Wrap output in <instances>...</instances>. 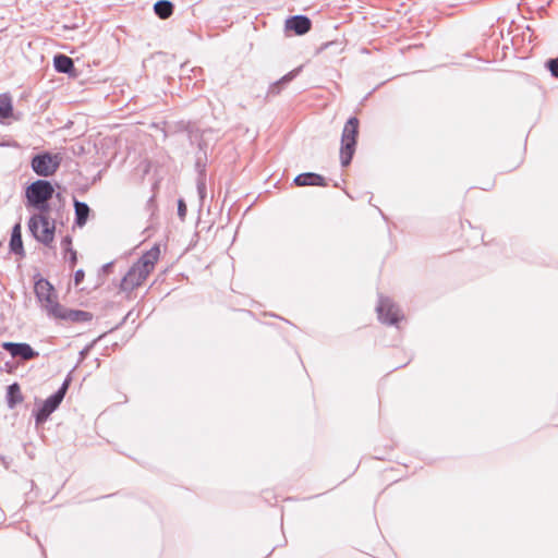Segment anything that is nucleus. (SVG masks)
<instances>
[{"label":"nucleus","mask_w":558,"mask_h":558,"mask_svg":"<svg viewBox=\"0 0 558 558\" xmlns=\"http://www.w3.org/2000/svg\"><path fill=\"white\" fill-rule=\"evenodd\" d=\"M159 257L160 248L158 245H154L129 269L122 279L121 289L124 291H132L140 287L155 269V265Z\"/></svg>","instance_id":"nucleus-1"},{"label":"nucleus","mask_w":558,"mask_h":558,"mask_svg":"<svg viewBox=\"0 0 558 558\" xmlns=\"http://www.w3.org/2000/svg\"><path fill=\"white\" fill-rule=\"evenodd\" d=\"M53 192V186L48 181L37 180L33 182L25 191L26 206L34 207L39 211H47V202L52 197Z\"/></svg>","instance_id":"nucleus-2"},{"label":"nucleus","mask_w":558,"mask_h":558,"mask_svg":"<svg viewBox=\"0 0 558 558\" xmlns=\"http://www.w3.org/2000/svg\"><path fill=\"white\" fill-rule=\"evenodd\" d=\"M357 133L359 120L352 117L344 124L341 136L340 161L343 167L350 163L354 155Z\"/></svg>","instance_id":"nucleus-3"},{"label":"nucleus","mask_w":558,"mask_h":558,"mask_svg":"<svg viewBox=\"0 0 558 558\" xmlns=\"http://www.w3.org/2000/svg\"><path fill=\"white\" fill-rule=\"evenodd\" d=\"M28 227L37 241L44 244H49L53 241L54 223L49 220L45 211L33 215Z\"/></svg>","instance_id":"nucleus-4"},{"label":"nucleus","mask_w":558,"mask_h":558,"mask_svg":"<svg viewBox=\"0 0 558 558\" xmlns=\"http://www.w3.org/2000/svg\"><path fill=\"white\" fill-rule=\"evenodd\" d=\"M378 318L381 323L399 326V323L404 319V315L389 298L379 296L378 304L376 306Z\"/></svg>","instance_id":"nucleus-5"},{"label":"nucleus","mask_w":558,"mask_h":558,"mask_svg":"<svg viewBox=\"0 0 558 558\" xmlns=\"http://www.w3.org/2000/svg\"><path fill=\"white\" fill-rule=\"evenodd\" d=\"M70 380H71L70 377H68L64 380V383L62 384V386L60 387V389L56 393L50 396L44 402V404L41 405V408L38 410V412L36 414L37 424H41V423L46 422L47 418L49 417V415L54 410H57V408L59 407V404L61 403V401L63 400V398L65 396V392L69 388Z\"/></svg>","instance_id":"nucleus-6"},{"label":"nucleus","mask_w":558,"mask_h":558,"mask_svg":"<svg viewBox=\"0 0 558 558\" xmlns=\"http://www.w3.org/2000/svg\"><path fill=\"white\" fill-rule=\"evenodd\" d=\"M59 156L48 153L37 155L32 159V168L40 177L52 175L59 168Z\"/></svg>","instance_id":"nucleus-7"},{"label":"nucleus","mask_w":558,"mask_h":558,"mask_svg":"<svg viewBox=\"0 0 558 558\" xmlns=\"http://www.w3.org/2000/svg\"><path fill=\"white\" fill-rule=\"evenodd\" d=\"M35 291L38 299L45 303V307L52 315H62L61 306L56 302L53 288L47 280H39L36 282Z\"/></svg>","instance_id":"nucleus-8"},{"label":"nucleus","mask_w":558,"mask_h":558,"mask_svg":"<svg viewBox=\"0 0 558 558\" xmlns=\"http://www.w3.org/2000/svg\"><path fill=\"white\" fill-rule=\"evenodd\" d=\"M2 348L8 351L12 357H20L23 361H28L38 356V352L35 351L28 343L24 342H3Z\"/></svg>","instance_id":"nucleus-9"},{"label":"nucleus","mask_w":558,"mask_h":558,"mask_svg":"<svg viewBox=\"0 0 558 558\" xmlns=\"http://www.w3.org/2000/svg\"><path fill=\"white\" fill-rule=\"evenodd\" d=\"M311 27L312 21L304 15L289 17L284 23L286 32H293L295 35H304Z\"/></svg>","instance_id":"nucleus-10"},{"label":"nucleus","mask_w":558,"mask_h":558,"mask_svg":"<svg viewBox=\"0 0 558 558\" xmlns=\"http://www.w3.org/2000/svg\"><path fill=\"white\" fill-rule=\"evenodd\" d=\"M10 248L15 254L23 253L21 223H16L12 229Z\"/></svg>","instance_id":"nucleus-11"},{"label":"nucleus","mask_w":558,"mask_h":558,"mask_svg":"<svg viewBox=\"0 0 558 558\" xmlns=\"http://www.w3.org/2000/svg\"><path fill=\"white\" fill-rule=\"evenodd\" d=\"M53 64L56 70L60 73H70L74 69L73 60L64 54L56 56Z\"/></svg>","instance_id":"nucleus-12"},{"label":"nucleus","mask_w":558,"mask_h":558,"mask_svg":"<svg viewBox=\"0 0 558 558\" xmlns=\"http://www.w3.org/2000/svg\"><path fill=\"white\" fill-rule=\"evenodd\" d=\"M74 208H75V222L77 226L82 227L87 221L88 214H89V207L86 203L74 201Z\"/></svg>","instance_id":"nucleus-13"},{"label":"nucleus","mask_w":558,"mask_h":558,"mask_svg":"<svg viewBox=\"0 0 558 558\" xmlns=\"http://www.w3.org/2000/svg\"><path fill=\"white\" fill-rule=\"evenodd\" d=\"M23 401L20 386L14 383L8 387L7 402L10 409H13L17 403Z\"/></svg>","instance_id":"nucleus-14"},{"label":"nucleus","mask_w":558,"mask_h":558,"mask_svg":"<svg viewBox=\"0 0 558 558\" xmlns=\"http://www.w3.org/2000/svg\"><path fill=\"white\" fill-rule=\"evenodd\" d=\"M62 315H54L56 317L69 319L72 322H85L90 319V314L84 311H66L61 307Z\"/></svg>","instance_id":"nucleus-15"},{"label":"nucleus","mask_w":558,"mask_h":558,"mask_svg":"<svg viewBox=\"0 0 558 558\" xmlns=\"http://www.w3.org/2000/svg\"><path fill=\"white\" fill-rule=\"evenodd\" d=\"M13 106L12 98L9 94L0 95V118L8 119L12 116Z\"/></svg>","instance_id":"nucleus-16"},{"label":"nucleus","mask_w":558,"mask_h":558,"mask_svg":"<svg viewBox=\"0 0 558 558\" xmlns=\"http://www.w3.org/2000/svg\"><path fill=\"white\" fill-rule=\"evenodd\" d=\"M154 10H155V13L160 19L165 20V19H168L172 14L173 5H172V3L170 1L160 0V1L155 3Z\"/></svg>","instance_id":"nucleus-17"},{"label":"nucleus","mask_w":558,"mask_h":558,"mask_svg":"<svg viewBox=\"0 0 558 558\" xmlns=\"http://www.w3.org/2000/svg\"><path fill=\"white\" fill-rule=\"evenodd\" d=\"M294 184L298 186H312L314 185V172H306L299 174L294 178Z\"/></svg>","instance_id":"nucleus-18"},{"label":"nucleus","mask_w":558,"mask_h":558,"mask_svg":"<svg viewBox=\"0 0 558 558\" xmlns=\"http://www.w3.org/2000/svg\"><path fill=\"white\" fill-rule=\"evenodd\" d=\"M295 73H296V71H293V72L284 75L279 82H277V83H275L274 85L270 86L269 93L270 94H278L279 93L278 85L280 83L290 82L294 77Z\"/></svg>","instance_id":"nucleus-19"},{"label":"nucleus","mask_w":558,"mask_h":558,"mask_svg":"<svg viewBox=\"0 0 558 558\" xmlns=\"http://www.w3.org/2000/svg\"><path fill=\"white\" fill-rule=\"evenodd\" d=\"M71 245V240L69 238H65L63 241H62V246L69 251L70 253V262L72 265H74L76 263V252H74L73 250L69 248V246Z\"/></svg>","instance_id":"nucleus-20"},{"label":"nucleus","mask_w":558,"mask_h":558,"mask_svg":"<svg viewBox=\"0 0 558 558\" xmlns=\"http://www.w3.org/2000/svg\"><path fill=\"white\" fill-rule=\"evenodd\" d=\"M548 69L555 77H558V60H549Z\"/></svg>","instance_id":"nucleus-21"},{"label":"nucleus","mask_w":558,"mask_h":558,"mask_svg":"<svg viewBox=\"0 0 558 558\" xmlns=\"http://www.w3.org/2000/svg\"><path fill=\"white\" fill-rule=\"evenodd\" d=\"M178 214L181 218H184L186 214V205L182 199H180L178 204Z\"/></svg>","instance_id":"nucleus-22"},{"label":"nucleus","mask_w":558,"mask_h":558,"mask_svg":"<svg viewBox=\"0 0 558 558\" xmlns=\"http://www.w3.org/2000/svg\"><path fill=\"white\" fill-rule=\"evenodd\" d=\"M84 276H85V274H84V271L82 269H78V270L75 271V275H74V283H75V286H78L83 281Z\"/></svg>","instance_id":"nucleus-23"},{"label":"nucleus","mask_w":558,"mask_h":558,"mask_svg":"<svg viewBox=\"0 0 558 558\" xmlns=\"http://www.w3.org/2000/svg\"><path fill=\"white\" fill-rule=\"evenodd\" d=\"M317 185H325V179L324 177L316 173V186Z\"/></svg>","instance_id":"nucleus-24"},{"label":"nucleus","mask_w":558,"mask_h":558,"mask_svg":"<svg viewBox=\"0 0 558 558\" xmlns=\"http://www.w3.org/2000/svg\"><path fill=\"white\" fill-rule=\"evenodd\" d=\"M204 190H205V183L204 182H199L198 183V192H199L202 197H203Z\"/></svg>","instance_id":"nucleus-25"}]
</instances>
